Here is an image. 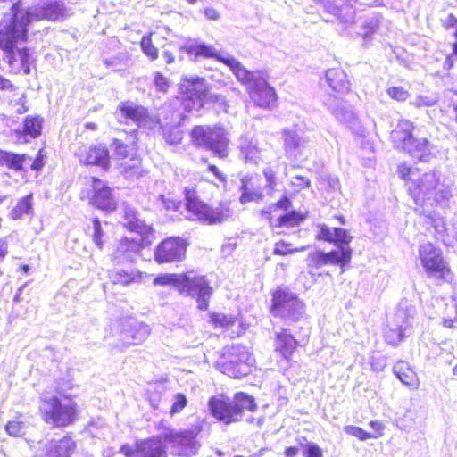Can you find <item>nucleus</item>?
<instances>
[{"label": "nucleus", "mask_w": 457, "mask_h": 457, "mask_svg": "<svg viewBox=\"0 0 457 457\" xmlns=\"http://www.w3.org/2000/svg\"><path fill=\"white\" fill-rule=\"evenodd\" d=\"M153 82L156 91L163 94L168 92V89L170 87V81L161 72L155 71L154 73Z\"/></svg>", "instance_id": "53"}, {"label": "nucleus", "mask_w": 457, "mask_h": 457, "mask_svg": "<svg viewBox=\"0 0 457 457\" xmlns=\"http://www.w3.org/2000/svg\"><path fill=\"white\" fill-rule=\"evenodd\" d=\"M75 446V442L69 436L50 441L46 445V457H70Z\"/></svg>", "instance_id": "29"}, {"label": "nucleus", "mask_w": 457, "mask_h": 457, "mask_svg": "<svg viewBox=\"0 0 457 457\" xmlns=\"http://www.w3.org/2000/svg\"><path fill=\"white\" fill-rule=\"evenodd\" d=\"M297 341L291 334L286 330L277 333L275 339V350L278 352L283 358L288 360L297 347Z\"/></svg>", "instance_id": "31"}, {"label": "nucleus", "mask_w": 457, "mask_h": 457, "mask_svg": "<svg viewBox=\"0 0 457 457\" xmlns=\"http://www.w3.org/2000/svg\"><path fill=\"white\" fill-rule=\"evenodd\" d=\"M150 327L133 318H128L121 323L120 340L122 346L127 347L132 345H140L146 340L150 335Z\"/></svg>", "instance_id": "20"}, {"label": "nucleus", "mask_w": 457, "mask_h": 457, "mask_svg": "<svg viewBox=\"0 0 457 457\" xmlns=\"http://www.w3.org/2000/svg\"><path fill=\"white\" fill-rule=\"evenodd\" d=\"M254 363L253 355L247 347L232 344L224 349V353L216 362V368L232 378H241L252 371Z\"/></svg>", "instance_id": "10"}, {"label": "nucleus", "mask_w": 457, "mask_h": 457, "mask_svg": "<svg viewBox=\"0 0 457 457\" xmlns=\"http://www.w3.org/2000/svg\"><path fill=\"white\" fill-rule=\"evenodd\" d=\"M263 175L265 176V179L267 181V186L270 189H273V187L276 185V178H275V174H274L273 170L270 168H267L263 170Z\"/></svg>", "instance_id": "60"}, {"label": "nucleus", "mask_w": 457, "mask_h": 457, "mask_svg": "<svg viewBox=\"0 0 457 457\" xmlns=\"http://www.w3.org/2000/svg\"><path fill=\"white\" fill-rule=\"evenodd\" d=\"M29 159L26 154H15L0 149V165L15 171L22 170L23 163Z\"/></svg>", "instance_id": "34"}, {"label": "nucleus", "mask_w": 457, "mask_h": 457, "mask_svg": "<svg viewBox=\"0 0 457 457\" xmlns=\"http://www.w3.org/2000/svg\"><path fill=\"white\" fill-rule=\"evenodd\" d=\"M285 154L291 160L305 159L309 153V138L297 125L282 130Z\"/></svg>", "instance_id": "15"}, {"label": "nucleus", "mask_w": 457, "mask_h": 457, "mask_svg": "<svg viewBox=\"0 0 457 457\" xmlns=\"http://www.w3.org/2000/svg\"><path fill=\"white\" fill-rule=\"evenodd\" d=\"M87 232L90 235L94 244L98 249H103L104 247V232L102 229V225L99 219L95 218L92 220V226H89L87 228Z\"/></svg>", "instance_id": "42"}, {"label": "nucleus", "mask_w": 457, "mask_h": 457, "mask_svg": "<svg viewBox=\"0 0 457 457\" xmlns=\"http://www.w3.org/2000/svg\"><path fill=\"white\" fill-rule=\"evenodd\" d=\"M43 119L39 116H26L21 130H16V139L20 143H26L29 139L37 138L42 131Z\"/></svg>", "instance_id": "28"}, {"label": "nucleus", "mask_w": 457, "mask_h": 457, "mask_svg": "<svg viewBox=\"0 0 457 457\" xmlns=\"http://www.w3.org/2000/svg\"><path fill=\"white\" fill-rule=\"evenodd\" d=\"M32 198V194H29L26 196L21 198L18 201L17 204L11 211L12 219L20 220L24 215L30 214L33 210Z\"/></svg>", "instance_id": "39"}, {"label": "nucleus", "mask_w": 457, "mask_h": 457, "mask_svg": "<svg viewBox=\"0 0 457 457\" xmlns=\"http://www.w3.org/2000/svg\"><path fill=\"white\" fill-rule=\"evenodd\" d=\"M210 318L215 328H228L235 323V318L232 315L212 313Z\"/></svg>", "instance_id": "47"}, {"label": "nucleus", "mask_w": 457, "mask_h": 457, "mask_svg": "<svg viewBox=\"0 0 457 457\" xmlns=\"http://www.w3.org/2000/svg\"><path fill=\"white\" fill-rule=\"evenodd\" d=\"M75 155L83 165H96L104 170L109 167V152L104 145H81L75 151Z\"/></svg>", "instance_id": "21"}, {"label": "nucleus", "mask_w": 457, "mask_h": 457, "mask_svg": "<svg viewBox=\"0 0 457 457\" xmlns=\"http://www.w3.org/2000/svg\"><path fill=\"white\" fill-rule=\"evenodd\" d=\"M123 226L131 232H136L142 237L140 241L147 239L152 234V227L140 219L138 212L130 205H123Z\"/></svg>", "instance_id": "26"}, {"label": "nucleus", "mask_w": 457, "mask_h": 457, "mask_svg": "<svg viewBox=\"0 0 457 457\" xmlns=\"http://www.w3.org/2000/svg\"><path fill=\"white\" fill-rule=\"evenodd\" d=\"M204 15L207 19L217 21L220 19V13L219 12L212 7H207L204 9Z\"/></svg>", "instance_id": "63"}, {"label": "nucleus", "mask_w": 457, "mask_h": 457, "mask_svg": "<svg viewBox=\"0 0 457 457\" xmlns=\"http://www.w3.org/2000/svg\"><path fill=\"white\" fill-rule=\"evenodd\" d=\"M291 245L289 243H287L285 241H279L275 244L274 249H273V254L275 255H287L292 254L296 252H303L305 251L308 246H302L297 248H291Z\"/></svg>", "instance_id": "48"}, {"label": "nucleus", "mask_w": 457, "mask_h": 457, "mask_svg": "<svg viewBox=\"0 0 457 457\" xmlns=\"http://www.w3.org/2000/svg\"><path fill=\"white\" fill-rule=\"evenodd\" d=\"M415 310L412 307L410 308H399L394 318L389 321L388 329L386 332V341L392 345H397L405 337L411 333V318L414 313Z\"/></svg>", "instance_id": "16"}, {"label": "nucleus", "mask_w": 457, "mask_h": 457, "mask_svg": "<svg viewBox=\"0 0 457 457\" xmlns=\"http://www.w3.org/2000/svg\"><path fill=\"white\" fill-rule=\"evenodd\" d=\"M180 89L185 94L184 107L187 111H199L207 101L217 104L220 108L227 112V102L223 96L207 92V84L204 79L198 76L186 78Z\"/></svg>", "instance_id": "8"}, {"label": "nucleus", "mask_w": 457, "mask_h": 457, "mask_svg": "<svg viewBox=\"0 0 457 457\" xmlns=\"http://www.w3.org/2000/svg\"><path fill=\"white\" fill-rule=\"evenodd\" d=\"M180 50L187 53L194 61H197L199 57L214 58L226 64L236 78L246 85L250 98L257 106L271 108L275 104L277 94L262 71H248L232 55L221 54L212 46L195 39H188L180 46Z\"/></svg>", "instance_id": "1"}, {"label": "nucleus", "mask_w": 457, "mask_h": 457, "mask_svg": "<svg viewBox=\"0 0 457 457\" xmlns=\"http://www.w3.org/2000/svg\"><path fill=\"white\" fill-rule=\"evenodd\" d=\"M301 452V447L298 445V441L296 440V445L293 446L287 447L285 449V455L287 457H295Z\"/></svg>", "instance_id": "62"}, {"label": "nucleus", "mask_w": 457, "mask_h": 457, "mask_svg": "<svg viewBox=\"0 0 457 457\" xmlns=\"http://www.w3.org/2000/svg\"><path fill=\"white\" fill-rule=\"evenodd\" d=\"M271 313L286 322L299 320L304 314V304L295 294L277 289L272 295Z\"/></svg>", "instance_id": "13"}, {"label": "nucleus", "mask_w": 457, "mask_h": 457, "mask_svg": "<svg viewBox=\"0 0 457 457\" xmlns=\"http://www.w3.org/2000/svg\"><path fill=\"white\" fill-rule=\"evenodd\" d=\"M357 4L358 0H327L324 9L337 17L341 23L351 25L355 21Z\"/></svg>", "instance_id": "23"}, {"label": "nucleus", "mask_w": 457, "mask_h": 457, "mask_svg": "<svg viewBox=\"0 0 457 457\" xmlns=\"http://www.w3.org/2000/svg\"><path fill=\"white\" fill-rule=\"evenodd\" d=\"M120 451L125 457H166L165 440L157 436L137 441L134 446L123 445Z\"/></svg>", "instance_id": "17"}, {"label": "nucleus", "mask_w": 457, "mask_h": 457, "mask_svg": "<svg viewBox=\"0 0 457 457\" xmlns=\"http://www.w3.org/2000/svg\"><path fill=\"white\" fill-rule=\"evenodd\" d=\"M399 177L406 181L409 193L416 204V209L449 207L453 196L451 186L441 180L436 171L421 174L418 168L406 164L398 166Z\"/></svg>", "instance_id": "3"}, {"label": "nucleus", "mask_w": 457, "mask_h": 457, "mask_svg": "<svg viewBox=\"0 0 457 457\" xmlns=\"http://www.w3.org/2000/svg\"><path fill=\"white\" fill-rule=\"evenodd\" d=\"M414 125L408 120H401L391 132L394 146L420 162H428L433 145L427 138L413 137Z\"/></svg>", "instance_id": "6"}, {"label": "nucleus", "mask_w": 457, "mask_h": 457, "mask_svg": "<svg viewBox=\"0 0 457 457\" xmlns=\"http://www.w3.org/2000/svg\"><path fill=\"white\" fill-rule=\"evenodd\" d=\"M141 48L143 52L151 59L155 60L158 57V49L152 44L148 36H144L141 39Z\"/></svg>", "instance_id": "52"}, {"label": "nucleus", "mask_w": 457, "mask_h": 457, "mask_svg": "<svg viewBox=\"0 0 457 457\" xmlns=\"http://www.w3.org/2000/svg\"><path fill=\"white\" fill-rule=\"evenodd\" d=\"M109 278L113 284L127 286L138 282L141 278V272L134 269L123 270L114 268L110 271Z\"/></svg>", "instance_id": "33"}, {"label": "nucleus", "mask_w": 457, "mask_h": 457, "mask_svg": "<svg viewBox=\"0 0 457 457\" xmlns=\"http://www.w3.org/2000/svg\"><path fill=\"white\" fill-rule=\"evenodd\" d=\"M298 445L303 457H323L322 450L318 445L309 442L305 437H297Z\"/></svg>", "instance_id": "41"}, {"label": "nucleus", "mask_w": 457, "mask_h": 457, "mask_svg": "<svg viewBox=\"0 0 457 457\" xmlns=\"http://www.w3.org/2000/svg\"><path fill=\"white\" fill-rule=\"evenodd\" d=\"M162 137L166 143L171 145L179 144L182 140V132L177 127H162Z\"/></svg>", "instance_id": "45"}, {"label": "nucleus", "mask_w": 457, "mask_h": 457, "mask_svg": "<svg viewBox=\"0 0 457 457\" xmlns=\"http://www.w3.org/2000/svg\"><path fill=\"white\" fill-rule=\"evenodd\" d=\"M352 238L353 237L349 235L346 229L334 228V238L332 243L337 246L336 251H341L343 247H350L349 244L351 243Z\"/></svg>", "instance_id": "43"}, {"label": "nucleus", "mask_w": 457, "mask_h": 457, "mask_svg": "<svg viewBox=\"0 0 457 457\" xmlns=\"http://www.w3.org/2000/svg\"><path fill=\"white\" fill-rule=\"evenodd\" d=\"M136 239H121L115 251L112 253V259L115 264H123L133 262L138 255L141 249V243Z\"/></svg>", "instance_id": "27"}, {"label": "nucleus", "mask_w": 457, "mask_h": 457, "mask_svg": "<svg viewBox=\"0 0 457 457\" xmlns=\"http://www.w3.org/2000/svg\"><path fill=\"white\" fill-rule=\"evenodd\" d=\"M11 11L10 22L0 28V49L4 55L15 50L20 43L27 41L28 28L34 21H55L67 15L63 3L58 0H40L29 7L17 1L12 4Z\"/></svg>", "instance_id": "2"}, {"label": "nucleus", "mask_w": 457, "mask_h": 457, "mask_svg": "<svg viewBox=\"0 0 457 457\" xmlns=\"http://www.w3.org/2000/svg\"><path fill=\"white\" fill-rule=\"evenodd\" d=\"M292 186L295 191H300L310 187V180L302 176H295L292 180Z\"/></svg>", "instance_id": "59"}, {"label": "nucleus", "mask_w": 457, "mask_h": 457, "mask_svg": "<svg viewBox=\"0 0 457 457\" xmlns=\"http://www.w3.org/2000/svg\"><path fill=\"white\" fill-rule=\"evenodd\" d=\"M89 184L93 191L90 197L91 204L105 212L115 210L116 203L112 197L111 188L104 181L95 177L90 178Z\"/></svg>", "instance_id": "22"}, {"label": "nucleus", "mask_w": 457, "mask_h": 457, "mask_svg": "<svg viewBox=\"0 0 457 457\" xmlns=\"http://www.w3.org/2000/svg\"><path fill=\"white\" fill-rule=\"evenodd\" d=\"M437 99L436 97L428 96H418L414 101V105L417 107L427 106L430 107L436 104Z\"/></svg>", "instance_id": "58"}, {"label": "nucleus", "mask_w": 457, "mask_h": 457, "mask_svg": "<svg viewBox=\"0 0 457 457\" xmlns=\"http://www.w3.org/2000/svg\"><path fill=\"white\" fill-rule=\"evenodd\" d=\"M241 155L245 162L257 163L260 160V153L257 144L247 137H241L239 139Z\"/></svg>", "instance_id": "36"}, {"label": "nucleus", "mask_w": 457, "mask_h": 457, "mask_svg": "<svg viewBox=\"0 0 457 457\" xmlns=\"http://www.w3.org/2000/svg\"><path fill=\"white\" fill-rule=\"evenodd\" d=\"M352 253L351 247H343L341 251L332 250L329 253H324L320 250L314 251L309 253L307 265L311 270H318L326 265H340L344 268L350 262Z\"/></svg>", "instance_id": "19"}, {"label": "nucleus", "mask_w": 457, "mask_h": 457, "mask_svg": "<svg viewBox=\"0 0 457 457\" xmlns=\"http://www.w3.org/2000/svg\"><path fill=\"white\" fill-rule=\"evenodd\" d=\"M387 94L391 98L397 101H405L409 96V93L402 87H389L387 89Z\"/></svg>", "instance_id": "56"}, {"label": "nucleus", "mask_w": 457, "mask_h": 457, "mask_svg": "<svg viewBox=\"0 0 457 457\" xmlns=\"http://www.w3.org/2000/svg\"><path fill=\"white\" fill-rule=\"evenodd\" d=\"M191 138L196 146L208 149L220 158L228 155L229 137L223 127L195 126Z\"/></svg>", "instance_id": "11"}, {"label": "nucleus", "mask_w": 457, "mask_h": 457, "mask_svg": "<svg viewBox=\"0 0 457 457\" xmlns=\"http://www.w3.org/2000/svg\"><path fill=\"white\" fill-rule=\"evenodd\" d=\"M28 426L27 423L20 420L19 419L10 420L5 425V430L6 432L14 437L22 436L26 434Z\"/></svg>", "instance_id": "44"}, {"label": "nucleus", "mask_w": 457, "mask_h": 457, "mask_svg": "<svg viewBox=\"0 0 457 457\" xmlns=\"http://www.w3.org/2000/svg\"><path fill=\"white\" fill-rule=\"evenodd\" d=\"M393 372L403 384L410 387L418 386L417 375L408 362L398 361L393 367Z\"/></svg>", "instance_id": "32"}, {"label": "nucleus", "mask_w": 457, "mask_h": 457, "mask_svg": "<svg viewBox=\"0 0 457 457\" xmlns=\"http://www.w3.org/2000/svg\"><path fill=\"white\" fill-rule=\"evenodd\" d=\"M251 179L252 178L247 176H245L241 179L240 202L242 204H245L251 201H258L262 196V194L261 192H259V190H256L253 187L249 186Z\"/></svg>", "instance_id": "40"}, {"label": "nucleus", "mask_w": 457, "mask_h": 457, "mask_svg": "<svg viewBox=\"0 0 457 457\" xmlns=\"http://www.w3.org/2000/svg\"><path fill=\"white\" fill-rule=\"evenodd\" d=\"M344 431L353 436L357 437L358 439L361 441H365L370 438H378V436L373 435L370 432L365 431L360 427L353 426V425H347L344 428Z\"/></svg>", "instance_id": "49"}, {"label": "nucleus", "mask_w": 457, "mask_h": 457, "mask_svg": "<svg viewBox=\"0 0 457 457\" xmlns=\"http://www.w3.org/2000/svg\"><path fill=\"white\" fill-rule=\"evenodd\" d=\"M156 286L175 287L180 293L196 297L198 308L205 311L208 308L209 299L212 289L204 276H196L193 272L182 274H162L154 279Z\"/></svg>", "instance_id": "5"}, {"label": "nucleus", "mask_w": 457, "mask_h": 457, "mask_svg": "<svg viewBox=\"0 0 457 457\" xmlns=\"http://www.w3.org/2000/svg\"><path fill=\"white\" fill-rule=\"evenodd\" d=\"M4 60L8 63L12 71L20 73L22 71L28 75L31 71V65L34 64L36 58L34 57V52L27 47L19 48L6 54Z\"/></svg>", "instance_id": "24"}, {"label": "nucleus", "mask_w": 457, "mask_h": 457, "mask_svg": "<svg viewBox=\"0 0 457 457\" xmlns=\"http://www.w3.org/2000/svg\"><path fill=\"white\" fill-rule=\"evenodd\" d=\"M137 140V129L130 130L127 142L124 143L122 139L115 138L113 140V146L116 154L120 158H127L131 155L130 152L134 150L133 146Z\"/></svg>", "instance_id": "37"}, {"label": "nucleus", "mask_w": 457, "mask_h": 457, "mask_svg": "<svg viewBox=\"0 0 457 457\" xmlns=\"http://www.w3.org/2000/svg\"><path fill=\"white\" fill-rule=\"evenodd\" d=\"M318 232L316 238L318 240L332 243L334 238V228L331 229L326 224H318Z\"/></svg>", "instance_id": "55"}, {"label": "nucleus", "mask_w": 457, "mask_h": 457, "mask_svg": "<svg viewBox=\"0 0 457 457\" xmlns=\"http://www.w3.org/2000/svg\"><path fill=\"white\" fill-rule=\"evenodd\" d=\"M404 419L410 421L409 424L403 425V429H411L413 427H420L423 424V417L416 410H408L404 414Z\"/></svg>", "instance_id": "50"}, {"label": "nucleus", "mask_w": 457, "mask_h": 457, "mask_svg": "<svg viewBox=\"0 0 457 457\" xmlns=\"http://www.w3.org/2000/svg\"><path fill=\"white\" fill-rule=\"evenodd\" d=\"M370 365H371L373 371H375V372L383 371L385 367L386 366V357H384L383 355L372 356L370 358Z\"/></svg>", "instance_id": "57"}, {"label": "nucleus", "mask_w": 457, "mask_h": 457, "mask_svg": "<svg viewBox=\"0 0 457 457\" xmlns=\"http://www.w3.org/2000/svg\"><path fill=\"white\" fill-rule=\"evenodd\" d=\"M0 90L12 92L15 87L9 79L0 75Z\"/></svg>", "instance_id": "61"}, {"label": "nucleus", "mask_w": 457, "mask_h": 457, "mask_svg": "<svg viewBox=\"0 0 457 457\" xmlns=\"http://www.w3.org/2000/svg\"><path fill=\"white\" fill-rule=\"evenodd\" d=\"M187 218L212 225L222 222L228 216V209L222 206L212 208L201 202L194 189H184Z\"/></svg>", "instance_id": "12"}, {"label": "nucleus", "mask_w": 457, "mask_h": 457, "mask_svg": "<svg viewBox=\"0 0 457 457\" xmlns=\"http://www.w3.org/2000/svg\"><path fill=\"white\" fill-rule=\"evenodd\" d=\"M416 212L419 214L424 215L425 217L428 218L431 220L430 223L434 227L436 233L441 237L442 240H447L448 227L445 223L443 218H436L435 212L431 210V208H424L421 210L416 209Z\"/></svg>", "instance_id": "38"}, {"label": "nucleus", "mask_w": 457, "mask_h": 457, "mask_svg": "<svg viewBox=\"0 0 457 457\" xmlns=\"http://www.w3.org/2000/svg\"><path fill=\"white\" fill-rule=\"evenodd\" d=\"M187 403V399L185 395L178 393L173 397V403L171 405L170 413V415H174L176 413H179Z\"/></svg>", "instance_id": "54"}, {"label": "nucleus", "mask_w": 457, "mask_h": 457, "mask_svg": "<svg viewBox=\"0 0 457 457\" xmlns=\"http://www.w3.org/2000/svg\"><path fill=\"white\" fill-rule=\"evenodd\" d=\"M304 217L296 211H291L278 218V224L280 227H292L299 225Z\"/></svg>", "instance_id": "46"}, {"label": "nucleus", "mask_w": 457, "mask_h": 457, "mask_svg": "<svg viewBox=\"0 0 457 457\" xmlns=\"http://www.w3.org/2000/svg\"><path fill=\"white\" fill-rule=\"evenodd\" d=\"M38 410L42 420L47 425L54 428H65L71 425L76 420L78 414V406L75 401L59 391H56L55 394L44 392L40 396Z\"/></svg>", "instance_id": "4"}, {"label": "nucleus", "mask_w": 457, "mask_h": 457, "mask_svg": "<svg viewBox=\"0 0 457 457\" xmlns=\"http://www.w3.org/2000/svg\"><path fill=\"white\" fill-rule=\"evenodd\" d=\"M328 86L337 93H346L350 90V82L346 74L340 68L329 69L325 74Z\"/></svg>", "instance_id": "30"}, {"label": "nucleus", "mask_w": 457, "mask_h": 457, "mask_svg": "<svg viewBox=\"0 0 457 457\" xmlns=\"http://www.w3.org/2000/svg\"><path fill=\"white\" fill-rule=\"evenodd\" d=\"M187 244L179 237H170L162 241L154 250V258L158 263L180 262L186 253Z\"/></svg>", "instance_id": "18"}, {"label": "nucleus", "mask_w": 457, "mask_h": 457, "mask_svg": "<svg viewBox=\"0 0 457 457\" xmlns=\"http://www.w3.org/2000/svg\"><path fill=\"white\" fill-rule=\"evenodd\" d=\"M333 101L329 109L337 120L344 123H351L355 120V113L343 100L334 98Z\"/></svg>", "instance_id": "35"}, {"label": "nucleus", "mask_w": 457, "mask_h": 457, "mask_svg": "<svg viewBox=\"0 0 457 457\" xmlns=\"http://www.w3.org/2000/svg\"><path fill=\"white\" fill-rule=\"evenodd\" d=\"M379 20L377 16L366 20L363 23L362 37L364 39H370L378 28Z\"/></svg>", "instance_id": "51"}, {"label": "nucleus", "mask_w": 457, "mask_h": 457, "mask_svg": "<svg viewBox=\"0 0 457 457\" xmlns=\"http://www.w3.org/2000/svg\"><path fill=\"white\" fill-rule=\"evenodd\" d=\"M419 259L426 277L436 285L453 280V274L440 248L431 243L422 244L419 246Z\"/></svg>", "instance_id": "9"}, {"label": "nucleus", "mask_w": 457, "mask_h": 457, "mask_svg": "<svg viewBox=\"0 0 457 457\" xmlns=\"http://www.w3.org/2000/svg\"><path fill=\"white\" fill-rule=\"evenodd\" d=\"M115 116L120 122H130L139 127L146 120L147 111L133 102H122L119 104Z\"/></svg>", "instance_id": "25"}, {"label": "nucleus", "mask_w": 457, "mask_h": 457, "mask_svg": "<svg viewBox=\"0 0 457 457\" xmlns=\"http://www.w3.org/2000/svg\"><path fill=\"white\" fill-rule=\"evenodd\" d=\"M200 428L195 427L183 430H170L164 435L165 443L169 444L173 453L190 457L195 455L199 450L200 443L197 436Z\"/></svg>", "instance_id": "14"}, {"label": "nucleus", "mask_w": 457, "mask_h": 457, "mask_svg": "<svg viewBox=\"0 0 457 457\" xmlns=\"http://www.w3.org/2000/svg\"><path fill=\"white\" fill-rule=\"evenodd\" d=\"M208 406L212 416L225 424L238 421L245 410L253 411L256 408L253 397L243 392L237 393L233 399L212 396Z\"/></svg>", "instance_id": "7"}, {"label": "nucleus", "mask_w": 457, "mask_h": 457, "mask_svg": "<svg viewBox=\"0 0 457 457\" xmlns=\"http://www.w3.org/2000/svg\"><path fill=\"white\" fill-rule=\"evenodd\" d=\"M453 239L457 241V221L453 222L447 231V240Z\"/></svg>", "instance_id": "64"}]
</instances>
